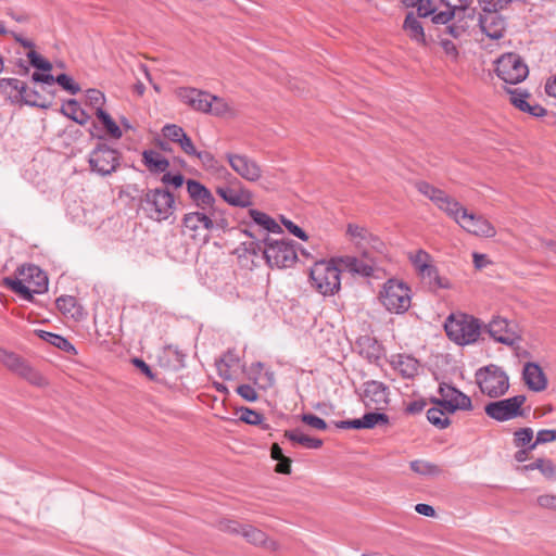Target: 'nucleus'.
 Masks as SVG:
<instances>
[{"label":"nucleus","mask_w":556,"mask_h":556,"mask_svg":"<svg viewBox=\"0 0 556 556\" xmlns=\"http://www.w3.org/2000/svg\"><path fill=\"white\" fill-rule=\"evenodd\" d=\"M308 282L313 290L324 296H332L341 290V269L338 261L324 258L315 262L308 271Z\"/></svg>","instance_id":"obj_1"},{"label":"nucleus","mask_w":556,"mask_h":556,"mask_svg":"<svg viewBox=\"0 0 556 556\" xmlns=\"http://www.w3.org/2000/svg\"><path fill=\"white\" fill-rule=\"evenodd\" d=\"M377 299L392 314H403L410 307L412 291L403 280L391 278L380 288Z\"/></svg>","instance_id":"obj_2"},{"label":"nucleus","mask_w":556,"mask_h":556,"mask_svg":"<svg viewBox=\"0 0 556 556\" xmlns=\"http://www.w3.org/2000/svg\"><path fill=\"white\" fill-rule=\"evenodd\" d=\"M182 232L192 239H205L206 232L213 229L226 230L229 226L225 217H217L212 212L194 211L189 212L182 217Z\"/></svg>","instance_id":"obj_3"},{"label":"nucleus","mask_w":556,"mask_h":556,"mask_svg":"<svg viewBox=\"0 0 556 556\" xmlns=\"http://www.w3.org/2000/svg\"><path fill=\"white\" fill-rule=\"evenodd\" d=\"M447 337L459 345L475 343L481 333V324L473 316L467 314H452L444 324Z\"/></svg>","instance_id":"obj_4"},{"label":"nucleus","mask_w":556,"mask_h":556,"mask_svg":"<svg viewBox=\"0 0 556 556\" xmlns=\"http://www.w3.org/2000/svg\"><path fill=\"white\" fill-rule=\"evenodd\" d=\"M406 257L418 277L428 280L433 288L451 289L452 281L439 275L433 257L424 249H414L406 252Z\"/></svg>","instance_id":"obj_5"},{"label":"nucleus","mask_w":556,"mask_h":556,"mask_svg":"<svg viewBox=\"0 0 556 556\" xmlns=\"http://www.w3.org/2000/svg\"><path fill=\"white\" fill-rule=\"evenodd\" d=\"M415 188L420 194L429 199L439 211L455 223L465 208L456 198L427 181H416Z\"/></svg>","instance_id":"obj_6"},{"label":"nucleus","mask_w":556,"mask_h":556,"mask_svg":"<svg viewBox=\"0 0 556 556\" xmlns=\"http://www.w3.org/2000/svg\"><path fill=\"white\" fill-rule=\"evenodd\" d=\"M476 382L489 397H500L509 389V379L502 367L491 364L477 370Z\"/></svg>","instance_id":"obj_7"},{"label":"nucleus","mask_w":556,"mask_h":556,"mask_svg":"<svg viewBox=\"0 0 556 556\" xmlns=\"http://www.w3.org/2000/svg\"><path fill=\"white\" fill-rule=\"evenodd\" d=\"M478 28L481 33L479 39L484 48L500 46L501 40L505 38L508 22L507 18L496 12H481L478 17Z\"/></svg>","instance_id":"obj_8"},{"label":"nucleus","mask_w":556,"mask_h":556,"mask_svg":"<svg viewBox=\"0 0 556 556\" xmlns=\"http://www.w3.org/2000/svg\"><path fill=\"white\" fill-rule=\"evenodd\" d=\"M142 203L148 216L156 222L166 220L175 211L174 197L164 189L156 188L147 191Z\"/></svg>","instance_id":"obj_9"},{"label":"nucleus","mask_w":556,"mask_h":556,"mask_svg":"<svg viewBox=\"0 0 556 556\" xmlns=\"http://www.w3.org/2000/svg\"><path fill=\"white\" fill-rule=\"evenodd\" d=\"M495 73L503 81L516 85L528 77L529 67L519 54L508 52L496 60Z\"/></svg>","instance_id":"obj_10"},{"label":"nucleus","mask_w":556,"mask_h":556,"mask_svg":"<svg viewBox=\"0 0 556 556\" xmlns=\"http://www.w3.org/2000/svg\"><path fill=\"white\" fill-rule=\"evenodd\" d=\"M225 160L229 164L230 168L248 182H258L263 177V168L261 164L247 154L227 152L225 154Z\"/></svg>","instance_id":"obj_11"},{"label":"nucleus","mask_w":556,"mask_h":556,"mask_svg":"<svg viewBox=\"0 0 556 556\" xmlns=\"http://www.w3.org/2000/svg\"><path fill=\"white\" fill-rule=\"evenodd\" d=\"M0 362L13 374L27 380L29 383L42 387L46 379L34 369L26 361L13 352L0 348Z\"/></svg>","instance_id":"obj_12"},{"label":"nucleus","mask_w":556,"mask_h":556,"mask_svg":"<svg viewBox=\"0 0 556 556\" xmlns=\"http://www.w3.org/2000/svg\"><path fill=\"white\" fill-rule=\"evenodd\" d=\"M264 256L269 266L278 268L291 267L298 260L294 248L282 240H267Z\"/></svg>","instance_id":"obj_13"},{"label":"nucleus","mask_w":556,"mask_h":556,"mask_svg":"<svg viewBox=\"0 0 556 556\" xmlns=\"http://www.w3.org/2000/svg\"><path fill=\"white\" fill-rule=\"evenodd\" d=\"M525 395H515L509 399L492 402L485 405V414L497 421H507L522 415Z\"/></svg>","instance_id":"obj_14"},{"label":"nucleus","mask_w":556,"mask_h":556,"mask_svg":"<svg viewBox=\"0 0 556 556\" xmlns=\"http://www.w3.org/2000/svg\"><path fill=\"white\" fill-rule=\"evenodd\" d=\"M456 224L466 232L482 238H493L496 236V228L483 215L469 212L466 207L456 220Z\"/></svg>","instance_id":"obj_15"},{"label":"nucleus","mask_w":556,"mask_h":556,"mask_svg":"<svg viewBox=\"0 0 556 556\" xmlns=\"http://www.w3.org/2000/svg\"><path fill=\"white\" fill-rule=\"evenodd\" d=\"M486 331L494 341L505 345H514L521 340L518 325L500 316L494 317L486 325Z\"/></svg>","instance_id":"obj_16"},{"label":"nucleus","mask_w":556,"mask_h":556,"mask_svg":"<svg viewBox=\"0 0 556 556\" xmlns=\"http://www.w3.org/2000/svg\"><path fill=\"white\" fill-rule=\"evenodd\" d=\"M225 529L229 532L241 534L249 543L267 551L276 552L279 549V544L276 540L251 525H239L235 521H229Z\"/></svg>","instance_id":"obj_17"},{"label":"nucleus","mask_w":556,"mask_h":556,"mask_svg":"<svg viewBox=\"0 0 556 556\" xmlns=\"http://www.w3.org/2000/svg\"><path fill=\"white\" fill-rule=\"evenodd\" d=\"M344 236L364 255H368L370 248L378 249L382 245L378 237L371 233L365 226L358 224H348Z\"/></svg>","instance_id":"obj_18"},{"label":"nucleus","mask_w":556,"mask_h":556,"mask_svg":"<svg viewBox=\"0 0 556 556\" xmlns=\"http://www.w3.org/2000/svg\"><path fill=\"white\" fill-rule=\"evenodd\" d=\"M96 114L99 123L97 124L92 122V127L89 131L92 137L99 139V142L89 157V165L92 172L104 175V166L102 164L103 160L101 159L104 146V109L102 106H97Z\"/></svg>","instance_id":"obj_19"},{"label":"nucleus","mask_w":556,"mask_h":556,"mask_svg":"<svg viewBox=\"0 0 556 556\" xmlns=\"http://www.w3.org/2000/svg\"><path fill=\"white\" fill-rule=\"evenodd\" d=\"M389 396V388L380 381L371 380L364 384L363 402L368 408L386 409L390 402Z\"/></svg>","instance_id":"obj_20"},{"label":"nucleus","mask_w":556,"mask_h":556,"mask_svg":"<svg viewBox=\"0 0 556 556\" xmlns=\"http://www.w3.org/2000/svg\"><path fill=\"white\" fill-rule=\"evenodd\" d=\"M440 394L442 399L437 402L448 413H455L456 410H471L472 402L469 396L465 393L456 390L455 388L443 384L440 386Z\"/></svg>","instance_id":"obj_21"},{"label":"nucleus","mask_w":556,"mask_h":556,"mask_svg":"<svg viewBox=\"0 0 556 556\" xmlns=\"http://www.w3.org/2000/svg\"><path fill=\"white\" fill-rule=\"evenodd\" d=\"M187 192L193 204L203 212L217 214L216 200L213 193L200 181L189 179L186 182Z\"/></svg>","instance_id":"obj_22"},{"label":"nucleus","mask_w":556,"mask_h":556,"mask_svg":"<svg viewBox=\"0 0 556 556\" xmlns=\"http://www.w3.org/2000/svg\"><path fill=\"white\" fill-rule=\"evenodd\" d=\"M174 93L181 103L201 113L208 110V101H212L211 93L192 87H178Z\"/></svg>","instance_id":"obj_23"},{"label":"nucleus","mask_w":556,"mask_h":556,"mask_svg":"<svg viewBox=\"0 0 556 556\" xmlns=\"http://www.w3.org/2000/svg\"><path fill=\"white\" fill-rule=\"evenodd\" d=\"M215 192L231 206L249 207L253 204V192L241 184L238 187L218 186Z\"/></svg>","instance_id":"obj_24"},{"label":"nucleus","mask_w":556,"mask_h":556,"mask_svg":"<svg viewBox=\"0 0 556 556\" xmlns=\"http://www.w3.org/2000/svg\"><path fill=\"white\" fill-rule=\"evenodd\" d=\"M530 93L525 90L514 89L509 91V101L518 110L532 116L541 117L546 114V110L538 103H530Z\"/></svg>","instance_id":"obj_25"},{"label":"nucleus","mask_w":556,"mask_h":556,"mask_svg":"<svg viewBox=\"0 0 556 556\" xmlns=\"http://www.w3.org/2000/svg\"><path fill=\"white\" fill-rule=\"evenodd\" d=\"M419 17L420 16H416L413 12L408 13L403 23V31L417 46L427 47V36Z\"/></svg>","instance_id":"obj_26"},{"label":"nucleus","mask_w":556,"mask_h":556,"mask_svg":"<svg viewBox=\"0 0 556 556\" xmlns=\"http://www.w3.org/2000/svg\"><path fill=\"white\" fill-rule=\"evenodd\" d=\"M522 377L526 386L534 392L544 391L547 387V378L543 369L535 363L525 365Z\"/></svg>","instance_id":"obj_27"},{"label":"nucleus","mask_w":556,"mask_h":556,"mask_svg":"<svg viewBox=\"0 0 556 556\" xmlns=\"http://www.w3.org/2000/svg\"><path fill=\"white\" fill-rule=\"evenodd\" d=\"M472 0H439L445 10L438 12L432 16L434 24H446L452 21L457 11L466 10Z\"/></svg>","instance_id":"obj_28"},{"label":"nucleus","mask_w":556,"mask_h":556,"mask_svg":"<svg viewBox=\"0 0 556 556\" xmlns=\"http://www.w3.org/2000/svg\"><path fill=\"white\" fill-rule=\"evenodd\" d=\"M159 366L165 371H176L184 367V354L174 346H165L157 354Z\"/></svg>","instance_id":"obj_29"},{"label":"nucleus","mask_w":556,"mask_h":556,"mask_svg":"<svg viewBox=\"0 0 556 556\" xmlns=\"http://www.w3.org/2000/svg\"><path fill=\"white\" fill-rule=\"evenodd\" d=\"M25 84L17 78H2L0 80V91L12 103H21Z\"/></svg>","instance_id":"obj_30"},{"label":"nucleus","mask_w":556,"mask_h":556,"mask_svg":"<svg viewBox=\"0 0 556 556\" xmlns=\"http://www.w3.org/2000/svg\"><path fill=\"white\" fill-rule=\"evenodd\" d=\"M211 100L208 101L210 108L205 111L206 114L210 113L222 118H233L237 116V110L231 102L213 94H211Z\"/></svg>","instance_id":"obj_31"},{"label":"nucleus","mask_w":556,"mask_h":556,"mask_svg":"<svg viewBox=\"0 0 556 556\" xmlns=\"http://www.w3.org/2000/svg\"><path fill=\"white\" fill-rule=\"evenodd\" d=\"M142 162L146 167L154 174L165 173L169 167L168 160L160 152L154 150H146L142 153Z\"/></svg>","instance_id":"obj_32"},{"label":"nucleus","mask_w":556,"mask_h":556,"mask_svg":"<svg viewBox=\"0 0 556 556\" xmlns=\"http://www.w3.org/2000/svg\"><path fill=\"white\" fill-rule=\"evenodd\" d=\"M393 368L404 378H413L418 374L419 364L417 359L408 355H397L392 359Z\"/></svg>","instance_id":"obj_33"},{"label":"nucleus","mask_w":556,"mask_h":556,"mask_svg":"<svg viewBox=\"0 0 556 556\" xmlns=\"http://www.w3.org/2000/svg\"><path fill=\"white\" fill-rule=\"evenodd\" d=\"M58 309L65 316L78 320L83 316L81 307L71 295L60 296L55 301Z\"/></svg>","instance_id":"obj_34"},{"label":"nucleus","mask_w":556,"mask_h":556,"mask_svg":"<svg viewBox=\"0 0 556 556\" xmlns=\"http://www.w3.org/2000/svg\"><path fill=\"white\" fill-rule=\"evenodd\" d=\"M531 470H539L546 479L556 480V465L548 458H538L521 468V471Z\"/></svg>","instance_id":"obj_35"},{"label":"nucleus","mask_w":556,"mask_h":556,"mask_svg":"<svg viewBox=\"0 0 556 556\" xmlns=\"http://www.w3.org/2000/svg\"><path fill=\"white\" fill-rule=\"evenodd\" d=\"M248 214L251 219L263 229L274 233L281 231V227L268 214L255 208H250Z\"/></svg>","instance_id":"obj_36"},{"label":"nucleus","mask_w":556,"mask_h":556,"mask_svg":"<svg viewBox=\"0 0 556 556\" xmlns=\"http://www.w3.org/2000/svg\"><path fill=\"white\" fill-rule=\"evenodd\" d=\"M285 437L291 442L298 443L306 448H319L323 445V441L317 438H312L299 430L286 431Z\"/></svg>","instance_id":"obj_37"},{"label":"nucleus","mask_w":556,"mask_h":556,"mask_svg":"<svg viewBox=\"0 0 556 556\" xmlns=\"http://www.w3.org/2000/svg\"><path fill=\"white\" fill-rule=\"evenodd\" d=\"M62 113L76 122L77 124L84 125L89 121V115L78 105L74 99L68 100L62 108Z\"/></svg>","instance_id":"obj_38"},{"label":"nucleus","mask_w":556,"mask_h":556,"mask_svg":"<svg viewBox=\"0 0 556 556\" xmlns=\"http://www.w3.org/2000/svg\"><path fill=\"white\" fill-rule=\"evenodd\" d=\"M22 274L34 279V283L36 285V289H34L35 293H41L47 290L48 278L39 267L29 265L27 268H23Z\"/></svg>","instance_id":"obj_39"},{"label":"nucleus","mask_w":556,"mask_h":556,"mask_svg":"<svg viewBox=\"0 0 556 556\" xmlns=\"http://www.w3.org/2000/svg\"><path fill=\"white\" fill-rule=\"evenodd\" d=\"M37 336L43 341L56 346L64 352L75 351L73 344L64 337L45 330H36Z\"/></svg>","instance_id":"obj_40"},{"label":"nucleus","mask_w":556,"mask_h":556,"mask_svg":"<svg viewBox=\"0 0 556 556\" xmlns=\"http://www.w3.org/2000/svg\"><path fill=\"white\" fill-rule=\"evenodd\" d=\"M448 414L445 408L438 404V406L428 409L427 418L437 428L444 429L450 425Z\"/></svg>","instance_id":"obj_41"},{"label":"nucleus","mask_w":556,"mask_h":556,"mask_svg":"<svg viewBox=\"0 0 556 556\" xmlns=\"http://www.w3.org/2000/svg\"><path fill=\"white\" fill-rule=\"evenodd\" d=\"M21 103L41 109H47L51 105V101L42 98L38 91L29 89L27 86H25Z\"/></svg>","instance_id":"obj_42"},{"label":"nucleus","mask_w":556,"mask_h":556,"mask_svg":"<svg viewBox=\"0 0 556 556\" xmlns=\"http://www.w3.org/2000/svg\"><path fill=\"white\" fill-rule=\"evenodd\" d=\"M409 467L414 472L421 476H438L441 473V469L438 465L426 460H413Z\"/></svg>","instance_id":"obj_43"},{"label":"nucleus","mask_w":556,"mask_h":556,"mask_svg":"<svg viewBox=\"0 0 556 556\" xmlns=\"http://www.w3.org/2000/svg\"><path fill=\"white\" fill-rule=\"evenodd\" d=\"M7 286L15 293L20 294L25 300H31L33 299V292L28 286L25 285V282L21 279H5Z\"/></svg>","instance_id":"obj_44"},{"label":"nucleus","mask_w":556,"mask_h":556,"mask_svg":"<svg viewBox=\"0 0 556 556\" xmlns=\"http://www.w3.org/2000/svg\"><path fill=\"white\" fill-rule=\"evenodd\" d=\"M364 429H372L378 425H388L389 417L384 413L372 412L363 416Z\"/></svg>","instance_id":"obj_45"},{"label":"nucleus","mask_w":556,"mask_h":556,"mask_svg":"<svg viewBox=\"0 0 556 556\" xmlns=\"http://www.w3.org/2000/svg\"><path fill=\"white\" fill-rule=\"evenodd\" d=\"M336 261H338V267L340 269L342 267L348 268L351 271L355 273H365V266L353 256H341V257H334Z\"/></svg>","instance_id":"obj_46"},{"label":"nucleus","mask_w":556,"mask_h":556,"mask_svg":"<svg viewBox=\"0 0 556 556\" xmlns=\"http://www.w3.org/2000/svg\"><path fill=\"white\" fill-rule=\"evenodd\" d=\"M185 130L176 125V124H166L162 128V135L165 139L177 143L178 140H181V137L185 135Z\"/></svg>","instance_id":"obj_47"},{"label":"nucleus","mask_w":556,"mask_h":556,"mask_svg":"<svg viewBox=\"0 0 556 556\" xmlns=\"http://www.w3.org/2000/svg\"><path fill=\"white\" fill-rule=\"evenodd\" d=\"M239 419L245 424L256 426L263 421V415L248 407H241L239 409Z\"/></svg>","instance_id":"obj_48"},{"label":"nucleus","mask_w":556,"mask_h":556,"mask_svg":"<svg viewBox=\"0 0 556 556\" xmlns=\"http://www.w3.org/2000/svg\"><path fill=\"white\" fill-rule=\"evenodd\" d=\"M511 0H479L482 12H496L504 10Z\"/></svg>","instance_id":"obj_49"},{"label":"nucleus","mask_w":556,"mask_h":556,"mask_svg":"<svg viewBox=\"0 0 556 556\" xmlns=\"http://www.w3.org/2000/svg\"><path fill=\"white\" fill-rule=\"evenodd\" d=\"M56 84L71 94H77L80 91L79 85L68 75L60 74L56 76Z\"/></svg>","instance_id":"obj_50"},{"label":"nucleus","mask_w":556,"mask_h":556,"mask_svg":"<svg viewBox=\"0 0 556 556\" xmlns=\"http://www.w3.org/2000/svg\"><path fill=\"white\" fill-rule=\"evenodd\" d=\"M27 58L29 63L38 70L45 72H50L52 70V64L48 60L43 59L40 54H38L35 50H30L27 53Z\"/></svg>","instance_id":"obj_51"},{"label":"nucleus","mask_w":556,"mask_h":556,"mask_svg":"<svg viewBox=\"0 0 556 556\" xmlns=\"http://www.w3.org/2000/svg\"><path fill=\"white\" fill-rule=\"evenodd\" d=\"M535 505L544 510L556 511V494H541L535 500Z\"/></svg>","instance_id":"obj_52"},{"label":"nucleus","mask_w":556,"mask_h":556,"mask_svg":"<svg viewBox=\"0 0 556 556\" xmlns=\"http://www.w3.org/2000/svg\"><path fill=\"white\" fill-rule=\"evenodd\" d=\"M514 442L517 447L529 444L533 439V430L531 428H522L515 432Z\"/></svg>","instance_id":"obj_53"},{"label":"nucleus","mask_w":556,"mask_h":556,"mask_svg":"<svg viewBox=\"0 0 556 556\" xmlns=\"http://www.w3.org/2000/svg\"><path fill=\"white\" fill-rule=\"evenodd\" d=\"M193 156L197 157L206 169H216L218 167L217 160L208 151H197V154Z\"/></svg>","instance_id":"obj_54"},{"label":"nucleus","mask_w":556,"mask_h":556,"mask_svg":"<svg viewBox=\"0 0 556 556\" xmlns=\"http://www.w3.org/2000/svg\"><path fill=\"white\" fill-rule=\"evenodd\" d=\"M124 132L125 130L110 115L106 114V139H119Z\"/></svg>","instance_id":"obj_55"},{"label":"nucleus","mask_w":556,"mask_h":556,"mask_svg":"<svg viewBox=\"0 0 556 556\" xmlns=\"http://www.w3.org/2000/svg\"><path fill=\"white\" fill-rule=\"evenodd\" d=\"M415 9L417 10V16L427 17L429 15H434L438 12L432 0H419L416 4Z\"/></svg>","instance_id":"obj_56"},{"label":"nucleus","mask_w":556,"mask_h":556,"mask_svg":"<svg viewBox=\"0 0 556 556\" xmlns=\"http://www.w3.org/2000/svg\"><path fill=\"white\" fill-rule=\"evenodd\" d=\"M239 361L235 358H228L227 356L220 359L217 364L219 375L225 379H231L232 372L230 370V366L238 365Z\"/></svg>","instance_id":"obj_57"},{"label":"nucleus","mask_w":556,"mask_h":556,"mask_svg":"<svg viewBox=\"0 0 556 556\" xmlns=\"http://www.w3.org/2000/svg\"><path fill=\"white\" fill-rule=\"evenodd\" d=\"M237 393L248 402H255L258 399L256 390L250 384L238 386Z\"/></svg>","instance_id":"obj_58"},{"label":"nucleus","mask_w":556,"mask_h":556,"mask_svg":"<svg viewBox=\"0 0 556 556\" xmlns=\"http://www.w3.org/2000/svg\"><path fill=\"white\" fill-rule=\"evenodd\" d=\"M302 421L306 424L307 426L318 429V430H326L327 424L324 419H321L318 416H315L313 414H304L302 416Z\"/></svg>","instance_id":"obj_59"},{"label":"nucleus","mask_w":556,"mask_h":556,"mask_svg":"<svg viewBox=\"0 0 556 556\" xmlns=\"http://www.w3.org/2000/svg\"><path fill=\"white\" fill-rule=\"evenodd\" d=\"M440 46L443 49L446 56H448L451 60L456 61L458 58V49L456 45L448 40V39H441Z\"/></svg>","instance_id":"obj_60"},{"label":"nucleus","mask_w":556,"mask_h":556,"mask_svg":"<svg viewBox=\"0 0 556 556\" xmlns=\"http://www.w3.org/2000/svg\"><path fill=\"white\" fill-rule=\"evenodd\" d=\"M177 144L180 147L182 152L186 153L187 155L193 156L194 154H197L198 150L194 147L191 138L187 134H185L181 137V140H178Z\"/></svg>","instance_id":"obj_61"},{"label":"nucleus","mask_w":556,"mask_h":556,"mask_svg":"<svg viewBox=\"0 0 556 556\" xmlns=\"http://www.w3.org/2000/svg\"><path fill=\"white\" fill-rule=\"evenodd\" d=\"M119 161L121 153L117 150L106 148V164L109 162L112 163L110 169H106V174H109L112 170H115L119 166Z\"/></svg>","instance_id":"obj_62"},{"label":"nucleus","mask_w":556,"mask_h":556,"mask_svg":"<svg viewBox=\"0 0 556 556\" xmlns=\"http://www.w3.org/2000/svg\"><path fill=\"white\" fill-rule=\"evenodd\" d=\"M162 182L165 185H172L175 188H179L184 185V176L181 174L172 175L169 173H164L162 177Z\"/></svg>","instance_id":"obj_63"},{"label":"nucleus","mask_w":556,"mask_h":556,"mask_svg":"<svg viewBox=\"0 0 556 556\" xmlns=\"http://www.w3.org/2000/svg\"><path fill=\"white\" fill-rule=\"evenodd\" d=\"M553 442L552 432L549 429L540 430L536 434L534 443L530 446V450H534L539 444H545Z\"/></svg>","instance_id":"obj_64"}]
</instances>
